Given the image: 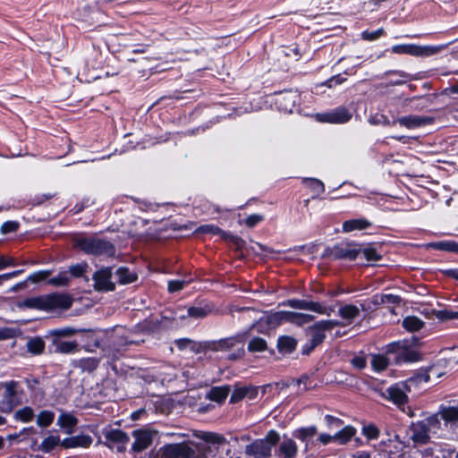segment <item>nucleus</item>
Here are the masks:
<instances>
[{
    "instance_id": "obj_63",
    "label": "nucleus",
    "mask_w": 458,
    "mask_h": 458,
    "mask_svg": "<svg viewBox=\"0 0 458 458\" xmlns=\"http://www.w3.org/2000/svg\"><path fill=\"white\" fill-rule=\"evenodd\" d=\"M15 262L13 258L0 256V270L4 269L7 267H14Z\"/></svg>"
},
{
    "instance_id": "obj_39",
    "label": "nucleus",
    "mask_w": 458,
    "mask_h": 458,
    "mask_svg": "<svg viewBox=\"0 0 458 458\" xmlns=\"http://www.w3.org/2000/svg\"><path fill=\"white\" fill-rule=\"evenodd\" d=\"M436 250L458 253V243L453 241H442L430 244Z\"/></svg>"
},
{
    "instance_id": "obj_25",
    "label": "nucleus",
    "mask_w": 458,
    "mask_h": 458,
    "mask_svg": "<svg viewBox=\"0 0 458 458\" xmlns=\"http://www.w3.org/2000/svg\"><path fill=\"white\" fill-rule=\"evenodd\" d=\"M89 341H93L95 346H97L100 349V356L99 357L93 356V357L88 358V370L89 369L96 368L100 358L103 355H105V350L100 346V342H99L98 337H96L93 333H91L90 331L88 330V342ZM88 345H89V344H88ZM88 352H94V350H90L89 346H88Z\"/></svg>"
},
{
    "instance_id": "obj_61",
    "label": "nucleus",
    "mask_w": 458,
    "mask_h": 458,
    "mask_svg": "<svg viewBox=\"0 0 458 458\" xmlns=\"http://www.w3.org/2000/svg\"><path fill=\"white\" fill-rule=\"evenodd\" d=\"M363 253H364L365 258L368 260L377 261V260H379L381 258L380 255L374 249H369V248L365 249L363 250Z\"/></svg>"
},
{
    "instance_id": "obj_46",
    "label": "nucleus",
    "mask_w": 458,
    "mask_h": 458,
    "mask_svg": "<svg viewBox=\"0 0 458 458\" xmlns=\"http://www.w3.org/2000/svg\"><path fill=\"white\" fill-rule=\"evenodd\" d=\"M86 442L85 437H67L61 441L60 445H62L64 448H72L76 447L78 445H84Z\"/></svg>"
},
{
    "instance_id": "obj_10",
    "label": "nucleus",
    "mask_w": 458,
    "mask_h": 458,
    "mask_svg": "<svg viewBox=\"0 0 458 458\" xmlns=\"http://www.w3.org/2000/svg\"><path fill=\"white\" fill-rule=\"evenodd\" d=\"M287 311H277L273 313H268L264 315L259 320L253 324L251 327L248 330L249 333L257 329L259 332H263L261 329L262 325H267L269 328H274L278 327L279 325L287 322Z\"/></svg>"
},
{
    "instance_id": "obj_53",
    "label": "nucleus",
    "mask_w": 458,
    "mask_h": 458,
    "mask_svg": "<svg viewBox=\"0 0 458 458\" xmlns=\"http://www.w3.org/2000/svg\"><path fill=\"white\" fill-rule=\"evenodd\" d=\"M19 228V223L15 221L4 222L0 228L2 233L6 234L9 233L16 232Z\"/></svg>"
},
{
    "instance_id": "obj_34",
    "label": "nucleus",
    "mask_w": 458,
    "mask_h": 458,
    "mask_svg": "<svg viewBox=\"0 0 458 458\" xmlns=\"http://www.w3.org/2000/svg\"><path fill=\"white\" fill-rule=\"evenodd\" d=\"M441 417L439 412L433 414L424 420V423L430 434H436L441 428Z\"/></svg>"
},
{
    "instance_id": "obj_7",
    "label": "nucleus",
    "mask_w": 458,
    "mask_h": 458,
    "mask_svg": "<svg viewBox=\"0 0 458 458\" xmlns=\"http://www.w3.org/2000/svg\"><path fill=\"white\" fill-rule=\"evenodd\" d=\"M338 326H340V322L337 320H321L314 324L308 329V333L310 335V342L313 345H319L326 338V331H329Z\"/></svg>"
},
{
    "instance_id": "obj_47",
    "label": "nucleus",
    "mask_w": 458,
    "mask_h": 458,
    "mask_svg": "<svg viewBox=\"0 0 458 458\" xmlns=\"http://www.w3.org/2000/svg\"><path fill=\"white\" fill-rule=\"evenodd\" d=\"M77 350V344L73 341H61L56 344V351L62 353H70Z\"/></svg>"
},
{
    "instance_id": "obj_42",
    "label": "nucleus",
    "mask_w": 458,
    "mask_h": 458,
    "mask_svg": "<svg viewBox=\"0 0 458 458\" xmlns=\"http://www.w3.org/2000/svg\"><path fill=\"white\" fill-rule=\"evenodd\" d=\"M55 419V413L50 411H42L37 417V424L41 428L50 426Z\"/></svg>"
},
{
    "instance_id": "obj_16",
    "label": "nucleus",
    "mask_w": 458,
    "mask_h": 458,
    "mask_svg": "<svg viewBox=\"0 0 458 458\" xmlns=\"http://www.w3.org/2000/svg\"><path fill=\"white\" fill-rule=\"evenodd\" d=\"M94 287L98 291H112L114 284L111 282V269L106 267L96 272L93 276Z\"/></svg>"
},
{
    "instance_id": "obj_3",
    "label": "nucleus",
    "mask_w": 458,
    "mask_h": 458,
    "mask_svg": "<svg viewBox=\"0 0 458 458\" xmlns=\"http://www.w3.org/2000/svg\"><path fill=\"white\" fill-rule=\"evenodd\" d=\"M386 354L395 363L413 362L420 360V353L407 347L403 342H394L386 346Z\"/></svg>"
},
{
    "instance_id": "obj_43",
    "label": "nucleus",
    "mask_w": 458,
    "mask_h": 458,
    "mask_svg": "<svg viewBox=\"0 0 458 458\" xmlns=\"http://www.w3.org/2000/svg\"><path fill=\"white\" fill-rule=\"evenodd\" d=\"M267 341L261 337H253L248 344V350L251 352H264L267 350Z\"/></svg>"
},
{
    "instance_id": "obj_35",
    "label": "nucleus",
    "mask_w": 458,
    "mask_h": 458,
    "mask_svg": "<svg viewBox=\"0 0 458 458\" xmlns=\"http://www.w3.org/2000/svg\"><path fill=\"white\" fill-rule=\"evenodd\" d=\"M26 346L30 353L38 355L43 352L45 342L40 337H33L27 341Z\"/></svg>"
},
{
    "instance_id": "obj_50",
    "label": "nucleus",
    "mask_w": 458,
    "mask_h": 458,
    "mask_svg": "<svg viewBox=\"0 0 458 458\" xmlns=\"http://www.w3.org/2000/svg\"><path fill=\"white\" fill-rule=\"evenodd\" d=\"M198 437L206 442L213 444H220L225 441L223 437L211 432H201Z\"/></svg>"
},
{
    "instance_id": "obj_36",
    "label": "nucleus",
    "mask_w": 458,
    "mask_h": 458,
    "mask_svg": "<svg viewBox=\"0 0 458 458\" xmlns=\"http://www.w3.org/2000/svg\"><path fill=\"white\" fill-rule=\"evenodd\" d=\"M442 420L446 423H455L458 421V408L456 407H445L439 411Z\"/></svg>"
},
{
    "instance_id": "obj_28",
    "label": "nucleus",
    "mask_w": 458,
    "mask_h": 458,
    "mask_svg": "<svg viewBox=\"0 0 458 458\" xmlns=\"http://www.w3.org/2000/svg\"><path fill=\"white\" fill-rule=\"evenodd\" d=\"M355 434V428L352 426H346L334 435L335 443L338 445H346Z\"/></svg>"
},
{
    "instance_id": "obj_57",
    "label": "nucleus",
    "mask_w": 458,
    "mask_h": 458,
    "mask_svg": "<svg viewBox=\"0 0 458 458\" xmlns=\"http://www.w3.org/2000/svg\"><path fill=\"white\" fill-rule=\"evenodd\" d=\"M390 74L398 76V78L391 80V83L394 85L404 83L405 81L411 79V76L403 72H393Z\"/></svg>"
},
{
    "instance_id": "obj_54",
    "label": "nucleus",
    "mask_w": 458,
    "mask_h": 458,
    "mask_svg": "<svg viewBox=\"0 0 458 458\" xmlns=\"http://www.w3.org/2000/svg\"><path fill=\"white\" fill-rule=\"evenodd\" d=\"M362 433L365 437H367L369 439H377L379 436L378 429L373 425L363 427Z\"/></svg>"
},
{
    "instance_id": "obj_56",
    "label": "nucleus",
    "mask_w": 458,
    "mask_h": 458,
    "mask_svg": "<svg viewBox=\"0 0 458 458\" xmlns=\"http://www.w3.org/2000/svg\"><path fill=\"white\" fill-rule=\"evenodd\" d=\"M187 284L184 280H172L168 282V291L170 293H175L178 292L185 286Z\"/></svg>"
},
{
    "instance_id": "obj_2",
    "label": "nucleus",
    "mask_w": 458,
    "mask_h": 458,
    "mask_svg": "<svg viewBox=\"0 0 458 458\" xmlns=\"http://www.w3.org/2000/svg\"><path fill=\"white\" fill-rule=\"evenodd\" d=\"M280 439L279 434L275 430H270L265 438L258 439L246 446L248 455L259 457H269L271 449Z\"/></svg>"
},
{
    "instance_id": "obj_52",
    "label": "nucleus",
    "mask_w": 458,
    "mask_h": 458,
    "mask_svg": "<svg viewBox=\"0 0 458 458\" xmlns=\"http://www.w3.org/2000/svg\"><path fill=\"white\" fill-rule=\"evenodd\" d=\"M385 33L383 29H378L375 31L365 30L361 33V38L365 40L373 41L383 36Z\"/></svg>"
},
{
    "instance_id": "obj_12",
    "label": "nucleus",
    "mask_w": 458,
    "mask_h": 458,
    "mask_svg": "<svg viewBox=\"0 0 458 458\" xmlns=\"http://www.w3.org/2000/svg\"><path fill=\"white\" fill-rule=\"evenodd\" d=\"M259 388L252 385H243L236 383L233 386V391L230 397L231 403H236L244 398L250 400L255 399L258 395Z\"/></svg>"
},
{
    "instance_id": "obj_15",
    "label": "nucleus",
    "mask_w": 458,
    "mask_h": 458,
    "mask_svg": "<svg viewBox=\"0 0 458 458\" xmlns=\"http://www.w3.org/2000/svg\"><path fill=\"white\" fill-rule=\"evenodd\" d=\"M410 429L411 438L415 444L425 445L429 442L430 433L422 420L412 423Z\"/></svg>"
},
{
    "instance_id": "obj_30",
    "label": "nucleus",
    "mask_w": 458,
    "mask_h": 458,
    "mask_svg": "<svg viewBox=\"0 0 458 458\" xmlns=\"http://www.w3.org/2000/svg\"><path fill=\"white\" fill-rule=\"evenodd\" d=\"M339 316L348 322H352L360 316V309L355 305L348 304L339 308Z\"/></svg>"
},
{
    "instance_id": "obj_22",
    "label": "nucleus",
    "mask_w": 458,
    "mask_h": 458,
    "mask_svg": "<svg viewBox=\"0 0 458 458\" xmlns=\"http://www.w3.org/2000/svg\"><path fill=\"white\" fill-rule=\"evenodd\" d=\"M372 225L371 222L366 218H355L345 221L343 224V231L344 233H350L355 230H364Z\"/></svg>"
},
{
    "instance_id": "obj_20",
    "label": "nucleus",
    "mask_w": 458,
    "mask_h": 458,
    "mask_svg": "<svg viewBox=\"0 0 458 458\" xmlns=\"http://www.w3.org/2000/svg\"><path fill=\"white\" fill-rule=\"evenodd\" d=\"M430 376L427 372L416 374L413 377H409L405 381H402L403 386H405L407 393L416 392L420 388L422 384H426L429 381Z\"/></svg>"
},
{
    "instance_id": "obj_32",
    "label": "nucleus",
    "mask_w": 458,
    "mask_h": 458,
    "mask_svg": "<svg viewBox=\"0 0 458 458\" xmlns=\"http://www.w3.org/2000/svg\"><path fill=\"white\" fill-rule=\"evenodd\" d=\"M77 419L70 413H61L57 420V425L66 429L67 434L72 433V428L77 424Z\"/></svg>"
},
{
    "instance_id": "obj_5",
    "label": "nucleus",
    "mask_w": 458,
    "mask_h": 458,
    "mask_svg": "<svg viewBox=\"0 0 458 458\" xmlns=\"http://www.w3.org/2000/svg\"><path fill=\"white\" fill-rule=\"evenodd\" d=\"M441 47L426 46L421 47L413 44L394 45L391 47L394 54L410 55L413 56H428L439 52Z\"/></svg>"
},
{
    "instance_id": "obj_8",
    "label": "nucleus",
    "mask_w": 458,
    "mask_h": 458,
    "mask_svg": "<svg viewBox=\"0 0 458 458\" xmlns=\"http://www.w3.org/2000/svg\"><path fill=\"white\" fill-rule=\"evenodd\" d=\"M162 458H193L195 452L186 444H170L163 446L160 451Z\"/></svg>"
},
{
    "instance_id": "obj_31",
    "label": "nucleus",
    "mask_w": 458,
    "mask_h": 458,
    "mask_svg": "<svg viewBox=\"0 0 458 458\" xmlns=\"http://www.w3.org/2000/svg\"><path fill=\"white\" fill-rule=\"evenodd\" d=\"M369 357L372 369L377 372L385 370L389 364V360L392 359L391 356L387 358L384 354H371Z\"/></svg>"
},
{
    "instance_id": "obj_45",
    "label": "nucleus",
    "mask_w": 458,
    "mask_h": 458,
    "mask_svg": "<svg viewBox=\"0 0 458 458\" xmlns=\"http://www.w3.org/2000/svg\"><path fill=\"white\" fill-rule=\"evenodd\" d=\"M33 417H34L33 410L28 406L18 410L14 414V418L22 422H29V421L32 420Z\"/></svg>"
},
{
    "instance_id": "obj_49",
    "label": "nucleus",
    "mask_w": 458,
    "mask_h": 458,
    "mask_svg": "<svg viewBox=\"0 0 458 458\" xmlns=\"http://www.w3.org/2000/svg\"><path fill=\"white\" fill-rule=\"evenodd\" d=\"M351 364L358 369H363L367 365V356L364 352H359L350 360Z\"/></svg>"
},
{
    "instance_id": "obj_13",
    "label": "nucleus",
    "mask_w": 458,
    "mask_h": 458,
    "mask_svg": "<svg viewBox=\"0 0 458 458\" xmlns=\"http://www.w3.org/2000/svg\"><path fill=\"white\" fill-rule=\"evenodd\" d=\"M132 436L135 438L132 450L139 453L147 449L152 444L155 432L149 429H139L134 430Z\"/></svg>"
},
{
    "instance_id": "obj_17",
    "label": "nucleus",
    "mask_w": 458,
    "mask_h": 458,
    "mask_svg": "<svg viewBox=\"0 0 458 458\" xmlns=\"http://www.w3.org/2000/svg\"><path fill=\"white\" fill-rule=\"evenodd\" d=\"M359 250L351 243H341L335 245L331 250V257L335 259L353 260L357 258Z\"/></svg>"
},
{
    "instance_id": "obj_58",
    "label": "nucleus",
    "mask_w": 458,
    "mask_h": 458,
    "mask_svg": "<svg viewBox=\"0 0 458 458\" xmlns=\"http://www.w3.org/2000/svg\"><path fill=\"white\" fill-rule=\"evenodd\" d=\"M263 220V216H260V215H257V214H253V215H250L246 219H245V224L249 226V227H253L255 226L256 225H258L259 222H261Z\"/></svg>"
},
{
    "instance_id": "obj_18",
    "label": "nucleus",
    "mask_w": 458,
    "mask_h": 458,
    "mask_svg": "<svg viewBox=\"0 0 458 458\" xmlns=\"http://www.w3.org/2000/svg\"><path fill=\"white\" fill-rule=\"evenodd\" d=\"M407 394L405 386H403L402 382L396 383L386 389L388 399L398 406H402L407 403Z\"/></svg>"
},
{
    "instance_id": "obj_27",
    "label": "nucleus",
    "mask_w": 458,
    "mask_h": 458,
    "mask_svg": "<svg viewBox=\"0 0 458 458\" xmlns=\"http://www.w3.org/2000/svg\"><path fill=\"white\" fill-rule=\"evenodd\" d=\"M230 391V386H215L208 393V398L211 401L222 403L228 396Z\"/></svg>"
},
{
    "instance_id": "obj_21",
    "label": "nucleus",
    "mask_w": 458,
    "mask_h": 458,
    "mask_svg": "<svg viewBox=\"0 0 458 458\" xmlns=\"http://www.w3.org/2000/svg\"><path fill=\"white\" fill-rule=\"evenodd\" d=\"M106 439L110 443L118 444L117 450L123 452L124 445L129 442V437L120 429H110L106 433Z\"/></svg>"
},
{
    "instance_id": "obj_41",
    "label": "nucleus",
    "mask_w": 458,
    "mask_h": 458,
    "mask_svg": "<svg viewBox=\"0 0 458 458\" xmlns=\"http://www.w3.org/2000/svg\"><path fill=\"white\" fill-rule=\"evenodd\" d=\"M318 432L317 427L310 426L307 428H301L295 431L294 437L301 441H307L313 437Z\"/></svg>"
},
{
    "instance_id": "obj_19",
    "label": "nucleus",
    "mask_w": 458,
    "mask_h": 458,
    "mask_svg": "<svg viewBox=\"0 0 458 458\" xmlns=\"http://www.w3.org/2000/svg\"><path fill=\"white\" fill-rule=\"evenodd\" d=\"M432 122V118L420 115H407L396 119V123L407 129L423 127L425 125L430 124Z\"/></svg>"
},
{
    "instance_id": "obj_1",
    "label": "nucleus",
    "mask_w": 458,
    "mask_h": 458,
    "mask_svg": "<svg viewBox=\"0 0 458 458\" xmlns=\"http://www.w3.org/2000/svg\"><path fill=\"white\" fill-rule=\"evenodd\" d=\"M20 308L53 310H67L72 306V299L64 293H53L46 295L30 297L21 301Z\"/></svg>"
},
{
    "instance_id": "obj_40",
    "label": "nucleus",
    "mask_w": 458,
    "mask_h": 458,
    "mask_svg": "<svg viewBox=\"0 0 458 458\" xmlns=\"http://www.w3.org/2000/svg\"><path fill=\"white\" fill-rule=\"evenodd\" d=\"M116 275L121 284H130L137 280L136 274L131 272L127 267L118 268Z\"/></svg>"
},
{
    "instance_id": "obj_14",
    "label": "nucleus",
    "mask_w": 458,
    "mask_h": 458,
    "mask_svg": "<svg viewBox=\"0 0 458 458\" xmlns=\"http://www.w3.org/2000/svg\"><path fill=\"white\" fill-rule=\"evenodd\" d=\"M114 245L107 242L98 238L88 239V253H93L96 255H107L113 256L114 254Z\"/></svg>"
},
{
    "instance_id": "obj_6",
    "label": "nucleus",
    "mask_w": 458,
    "mask_h": 458,
    "mask_svg": "<svg viewBox=\"0 0 458 458\" xmlns=\"http://www.w3.org/2000/svg\"><path fill=\"white\" fill-rule=\"evenodd\" d=\"M285 305L297 310H310L320 315L330 316L333 312H335L334 307H327L321 302L306 300H288L285 302Z\"/></svg>"
},
{
    "instance_id": "obj_24",
    "label": "nucleus",
    "mask_w": 458,
    "mask_h": 458,
    "mask_svg": "<svg viewBox=\"0 0 458 458\" xmlns=\"http://www.w3.org/2000/svg\"><path fill=\"white\" fill-rule=\"evenodd\" d=\"M297 99L298 96L295 93L288 92L280 95L277 98V103L283 110L292 113Z\"/></svg>"
},
{
    "instance_id": "obj_62",
    "label": "nucleus",
    "mask_w": 458,
    "mask_h": 458,
    "mask_svg": "<svg viewBox=\"0 0 458 458\" xmlns=\"http://www.w3.org/2000/svg\"><path fill=\"white\" fill-rule=\"evenodd\" d=\"M202 233H208L211 234H221L223 232L216 225H205L200 227Z\"/></svg>"
},
{
    "instance_id": "obj_59",
    "label": "nucleus",
    "mask_w": 458,
    "mask_h": 458,
    "mask_svg": "<svg viewBox=\"0 0 458 458\" xmlns=\"http://www.w3.org/2000/svg\"><path fill=\"white\" fill-rule=\"evenodd\" d=\"M325 420L328 428L340 427L343 424L342 420L328 414L325 416Z\"/></svg>"
},
{
    "instance_id": "obj_51",
    "label": "nucleus",
    "mask_w": 458,
    "mask_h": 458,
    "mask_svg": "<svg viewBox=\"0 0 458 458\" xmlns=\"http://www.w3.org/2000/svg\"><path fill=\"white\" fill-rule=\"evenodd\" d=\"M19 330L11 327L0 328V341L14 338L18 335Z\"/></svg>"
},
{
    "instance_id": "obj_38",
    "label": "nucleus",
    "mask_w": 458,
    "mask_h": 458,
    "mask_svg": "<svg viewBox=\"0 0 458 458\" xmlns=\"http://www.w3.org/2000/svg\"><path fill=\"white\" fill-rule=\"evenodd\" d=\"M212 311V306L206 304L201 307H190L188 309V316L194 318H202L207 317Z\"/></svg>"
},
{
    "instance_id": "obj_23",
    "label": "nucleus",
    "mask_w": 458,
    "mask_h": 458,
    "mask_svg": "<svg viewBox=\"0 0 458 458\" xmlns=\"http://www.w3.org/2000/svg\"><path fill=\"white\" fill-rule=\"evenodd\" d=\"M298 451L297 445L291 438H284L279 445V456L283 458H294Z\"/></svg>"
},
{
    "instance_id": "obj_33",
    "label": "nucleus",
    "mask_w": 458,
    "mask_h": 458,
    "mask_svg": "<svg viewBox=\"0 0 458 458\" xmlns=\"http://www.w3.org/2000/svg\"><path fill=\"white\" fill-rule=\"evenodd\" d=\"M424 326V322L415 316H408L403 320V327L409 332H417Z\"/></svg>"
},
{
    "instance_id": "obj_29",
    "label": "nucleus",
    "mask_w": 458,
    "mask_h": 458,
    "mask_svg": "<svg viewBox=\"0 0 458 458\" xmlns=\"http://www.w3.org/2000/svg\"><path fill=\"white\" fill-rule=\"evenodd\" d=\"M296 340L288 335L280 336L277 340V348L282 353H291L296 348Z\"/></svg>"
},
{
    "instance_id": "obj_26",
    "label": "nucleus",
    "mask_w": 458,
    "mask_h": 458,
    "mask_svg": "<svg viewBox=\"0 0 458 458\" xmlns=\"http://www.w3.org/2000/svg\"><path fill=\"white\" fill-rule=\"evenodd\" d=\"M287 322L301 327L314 320V316L306 313L287 311Z\"/></svg>"
},
{
    "instance_id": "obj_37",
    "label": "nucleus",
    "mask_w": 458,
    "mask_h": 458,
    "mask_svg": "<svg viewBox=\"0 0 458 458\" xmlns=\"http://www.w3.org/2000/svg\"><path fill=\"white\" fill-rule=\"evenodd\" d=\"M60 444L61 440L58 436H48L41 442L39 449L44 453H49Z\"/></svg>"
},
{
    "instance_id": "obj_9",
    "label": "nucleus",
    "mask_w": 458,
    "mask_h": 458,
    "mask_svg": "<svg viewBox=\"0 0 458 458\" xmlns=\"http://www.w3.org/2000/svg\"><path fill=\"white\" fill-rule=\"evenodd\" d=\"M352 116V113L346 107L344 106H339L329 112L318 114L316 115L317 120L321 123L338 124L349 122Z\"/></svg>"
},
{
    "instance_id": "obj_48",
    "label": "nucleus",
    "mask_w": 458,
    "mask_h": 458,
    "mask_svg": "<svg viewBox=\"0 0 458 458\" xmlns=\"http://www.w3.org/2000/svg\"><path fill=\"white\" fill-rule=\"evenodd\" d=\"M375 303L377 304H386V303H399L401 301V298L397 295L394 294H382L380 296H375Z\"/></svg>"
},
{
    "instance_id": "obj_11",
    "label": "nucleus",
    "mask_w": 458,
    "mask_h": 458,
    "mask_svg": "<svg viewBox=\"0 0 458 458\" xmlns=\"http://www.w3.org/2000/svg\"><path fill=\"white\" fill-rule=\"evenodd\" d=\"M249 331L239 333L234 336L226 337L218 341L208 343V349L213 352H225L234 347L237 344L243 343Z\"/></svg>"
},
{
    "instance_id": "obj_4",
    "label": "nucleus",
    "mask_w": 458,
    "mask_h": 458,
    "mask_svg": "<svg viewBox=\"0 0 458 458\" xmlns=\"http://www.w3.org/2000/svg\"><path fill=\"white\" fill-rule=\"evenodd\" d=\"M86 265L84 263L74 264L69 267L68 270L60 271L56 276L48 280V284L57 287L67 286L72 279L84 277Z\"/></svg>"
},
{
    "instance_id": "obj_55",
    "label": "nucleus",
    "mask_w": 458,
    "mask_h": 458,
    "mask_svg": "<svg viewBox=\"0 0 458 458\" xmlns=\"http://www.w3.org/2000/svg\"><path fill=\"white\" fill-rule=\"evenodd\" d=\"M50 275L51 271L42 270L30 275L28 279L33 283H38L46 280Z\"/></svg>"
},
{
    "instance_id": "obj_64",
    "label": "nucleus",
    "mask_w": 458,
    "mask_h": 458,
    "mask_svg": "<svg viewBox=\"0 0 458 458\" xmlns=\"http://www.w3.org/2000/svg\"><path fill=\"white\" fill-rule=\"evenodd\" d=\"M5 396L7 398H12L16 394V383L13 381L8 382L5 384Z\"/></svg>"
},
{
    "instance_id": "obj_44",
    "label": "nucleus",
    "mask_w": 458,
    "mask_h": 458,
    "mask_svg": "<svg viewBox=\"0 0 458 458\" xmlns=\"http://www.w3.org/2000/svg\"><path fill=\"white\" fill-rule=\"evenodd\" d=\"M303 182L314 192L316 195H319L325 191L324 183L314 178H305Z\"/></svg>"
},
{
    "instance_id": "obj_60",
    "label": "nucleus",
    "mask_w": 458,
    "mask_h": 458,
    "mask_svg": "<svg viewBox=\"0 0 458 458\" xmlns=\"http://www.w3.org/2000/svg\"><path fill=\"white\" fill-rule=\"evenodd\" d=\"M370 123H373V124L382 123V124H385V125H393V124H394L396 123V119L391 122L386 116L380 115L379 117L371 118L370 119Z\"/></svg>"
}]
</instances>
